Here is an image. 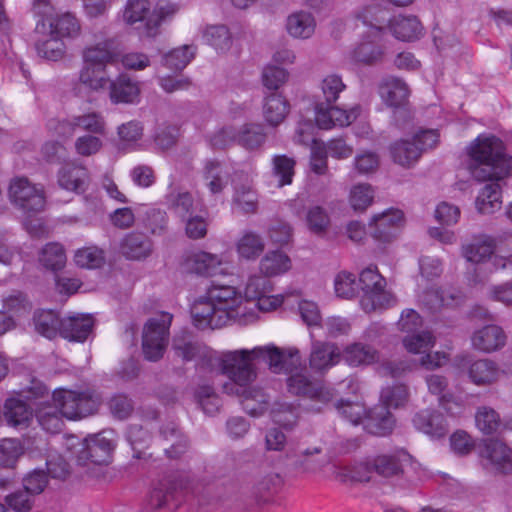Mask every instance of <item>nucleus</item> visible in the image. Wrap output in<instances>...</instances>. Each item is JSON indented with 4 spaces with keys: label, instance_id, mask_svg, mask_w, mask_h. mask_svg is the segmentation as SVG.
Wrapping results in <instances>:
<instances>
[{
    "label": "nucleus",
    "instance_id": "51",
    "mask_svg": "<svg viewBox=\"0 0 512 512\" xmlns=\"http://www.w3.org/2000/svg\"><path fill=\"white\" fill-rule=\"evenodd\" d=\"M51 35L56 37H73L79 33L78 20L71 13L57 16L51 23Z\"/></svg>",
    "mask_w": 512,
    "mask_h": 512
},
{
    "label": "nucleus",
    "instance_id": "62",
    "mask_svg": "<svg viewBox=\"0 0 512 512\" xmlns=\"http://www.w3.org/2000/svg\"><path fill=\"white\" fill-rule=\"evenodd\" d=\"M195 398L203 411L208 415L215 414L221 405L220 398L209 385L200 386L195 392Z\"/></svg>",
    "mask_w": 512,
    "mask_h": 512
},
{
    "label": "nucleus",
    "instance_id": "37",
    "mask_svg": "<svg viewBox=\"0 0 512 512\" xmlns=\"http://www.w3.org/2000/svg\"><path fill=\"white\" fill-rule=\"evenodd\" d=\"M290 267V258L279 250L268 252L260 261V271L266 277L283 274L287 272Z\"/></svg>",
    "mask_w": 512,
    "mask_h": 512
},
{
    "label": "nucleus",
    "instance_id": "10",
    "mask_svg": "<svg viewBox=\"0 0 512 512\" xmlns=\"http://www.w3.org/2000/svg\"><path fill=\"white\" fill-rule=\"evenodd\" d=\"M112 431H102L98 434L88 436L83 440V447L77 455L79 465L86 466L89 463L102 465L107 464L111 452L114 449Z\"/></svg>",
    "mask_w": 512,
    "mask_h": 512
},
{
    "label": "nucleus",
    "instance_id": "7",
    "mask_svg": "<svg viewBox=\"0 0 512 512\" xmlns=\"http://www.w3.org/2000/svg\"><path fill=\"white\" fill-rule=\"evenodd\" d=\"M359 285L364 293L361 304L366 312L386 309L396 303V298L385 290L386 280L377 266L370 265L361 271Z\"/></svg>",
    "mask_w": 512,
    "mask_h": 512
},
{
    "label": "nucleus",
    "instance_id": "20",
    "mask_svg": "<svg viewBox=\"0 0 512 512\" xmlns=\"http://www.w3.org/2000/svg\"><path fill=\"white\" fill-rule=\"evenodd\" d=\"M120 250L126 259L144 260L152 254L153 242L146 234L133 231L124 236Z\"/></svg>",
    "mask_w": 512,
    "mask_h": 512
},
{
    "label": "nucleus",
    "instance_id": "26",
    "mask_svg": "<svg viewBox=\"0 0 512 512\" xmlns=\"http://www.w3.org/2000/svg\"><path fill=\"white\" fill-rule=\"evenodd\" d=\"M321 452L322 449L319 447L288 448L286 451V465L299 472H313L320 466L314 456Z\"/></svg>",
    "mask_w": 512,
    "mask_h": 512
},
{
    "label": "nucleus",
    "instance_id": "22",
    "mask_svg": "<svg viewBox=\"0 0 512 512\" xmlns=\"http://www.w3.org/2000/svg\"><path fill=\"white\" fill-rule=\"evenodd\" d=\"M89 181V172L83 166L66 164L58 171L60 187L77 194L84 193L87 190Z\"/></svg>",
    "mask_w": 512,
    "mask_h": 512
},
{
    "label": "nucleus",
    "instance_id": "63",
    "mask_svg": "<svg viewBox=\"0 0 512 512\" xmlns=\"http://www.w3.org/2000/svg\"><path fill=\"white\" fill-rule=\"evenodd\" d=\"M288 72L278 66L269 65L263 69L262 83L265 88L276 92L287 80Z\"/></svg>",
    "mask_w": 512,
    "mask_h": 512
},
{
    "label": "nucleus",
    "instance_id": "39",
    "mask_svg": "<svg viewBox=\"0 0 512 512\" xmlns=\"http://www.w3.org/2000/svg\"><path fill=\"white\" fill-rule=\"evenodd\" d=\"M126 438L133 450V457L137 459L146 458V449L152 439L150 432L140 425L133 424L129 426Z\"/></svg>",
    "mask_w": 512,
    "mask_h": 512
},
{
    "label": "nucleus",
    "instance_id": "4",
    "mask_svg": "<svg viewBox=\"0 0 512 512\" xmlns=\"http://www.w3.org/2000/svg\"><path fill=\"white\" fill-rule=\"evenodd\" d=\"M450 354H424L420 364L426 369H435L446 366L451 362ZM465 354H457L452 360L451 366L458 372L468 368V374L476 385L491 384L498 379L499 369L497 365L488 359L475 361L471 364Z\"/></svg>",
    "mask_w": 512,
    "mask_h": 512
},
{
    "label": "nucleus",
    "instance_id": "21",
    "mask_svg": "<svg viewBox=\"0 0 512 512\" xmlns=\"http://www.w3.org/2000/svg\"><path fill=\"white\" fill-rule=\"evenodd\" d=\"M109 95L113 103L133 104L139 101L140 88L138 82L127 74H120L116 79L109 80Z\"/></svg>",
    "mask_w": 512,
    "mask_h": 512
},
{
    "label": "nucleus",
    "instance_id": "13",
    "mask_svg": "<svg viewBox=\"0 0 512 512\" xmlns=\"http://www.w3.org/2000/svg\"><path fill=\"white\" fill-rule=\"evenodd\" d=\"M410 454L403 450H395L391 453L376 455L367 460V470L377 473L383 478H391L401 476L404 467L410 463Z\"/></svg>",
    "mask_w": 512,
    "mask_h": 512
},
{
    "label": "nucleus",
    "instance_id": "3",
    "mask_svg": "<svg viewBox=\"0 0 512 512\" xmlns=\"http://www.w3.org/2000/svg\"><path fill=\"white\" fill-rule=\"evenodd\" d=\"M269 368L273 373L288 375L286 380L289 394L319 403H328L333 397L332 389L311 381L305 374L306 359L301 354H267Z\"/></svg>",
    "mask_w": 512,
    "mask_h": 512
},
{
    "label": "nucleus",
    "instance_id": "6",
    "mask_svg": "<svg viewBox=\"0 0 512 512\" xmlns=\"http://www.w3.org/2000/svg\"><path fill=\"white\" fill-rule=\"evenodd\" d=\"M189 487L190 480L187 475L176 473L164 477L151 490L146 509L149 512L176 509Z\"/></svg>",
    "mask_w": 512,
    "mask_h": 512
},
{
    "label": "nucleus",
    "instance_id": "16",
    "mask_svg": "<svg viewBox=\"0 0 512 512\" xmlns=\"http://www.w3.org/2000/svg\"><path fill=\"white\" fill-rule=\"evenodd\" d=\"M94 326L92 314L75 313L62 318L61 337L70 342L83 343L93 334Z\"/></svg>",
    "mask_w": 512,
    "mask_h": 512
},
{
    "label": "nucleus",
    "instance_id": "31",
    "mask_svg": "<svg viewBox=\"0 0 512 512\" xmlns=\"http://www.w3.org/2000/svg\"><path fill=\"white\" fill-rule=\"evenodd\" d=\"M476 199V207L481 214H492L501 207L500 180H488Z\"/></svg>",
    "mask_w": 512,
    "mask_h": 512
},
{
    "label": "nucleus",
    "instance_id": "2",
    "mask_svg": "<svg viewBox=\"0 0 512 512\" xmlns=\"http://www.w3.org/2000/svg\"><path fill=\"white\" fill-rule=\"evenodd\" d=\"M467 170L478 182L503 180L512 171V157L504 142L491 134H480L466 148Z\"/></svg>",
    "mask_w": 512,
    "mask_h": 512
},
{
    "label": "nucleus",
    "instance_id": "38",
    "mask_svg": "<svg viewBox=\"0 0 512 512\" xmlns=\"http://www.w3.org/2000/svg\"><path fill=\"white\" fill-rule=\"evenodd\" d=\"M266 140V133L261 124H245L237 130L236 144L248 150L260 147Z\"/></svg>",
    "mask_w": 512,
    "mask_h": 512
},
{
    "label": "nucleus",
    "instance_id": "11",
    "mask_svg": "<svg viewBox=\"0 0 512 512\" xmlns=\"http://www.w3.org/2000/svg\"><path fill=\"white\" fill-rule=\"evenodd\" d=\"M9 197L12 203L27 214L40 212L45 206L42 192L31 185L26 178H17L11 182Z\"/></svg>",
    "mask_w": 512,
    "mask_h": 512
},
{
    "label": "nucleus",
    "instance_id": "24",
    "mask_svg": "<svg viewBox=\"0 0 512 512\" xmlns=\"http://www.w3.org/2000/svg\"><path fill=\"white\" fill-rule=\"evenodd\" d=\"M220 265L217 255L203 251L188 256L183 264L186 272L206 277L220 273Z\"/></svg>",
    "mask_w": 512,
    "mask_h": 512
},
{
    "label": "nucleus",
    "instance_id": "14",
    "mask_svg": "<svg viewBox=\"0 0 512 512\" xmlns=\"http://www.w3.org/2000/svg\"><path fill=\"white\" fill-rule=\"evenodd\" d=\"M404 224V214L399 209H388L376 214L369 223L370 234L380 242H390Z\"/></svg>",
    "mask_w": 512,
    "mask_h": 512
},
{
    "label": "nucleus",
    "instance_id": "53",
    "mask_svg": "<svg viewBox=\"0 0 512 512\" xmlns=\"http://www.w3.org/2000/svg\"><path fill=\"white\" fill-rule=\"evenodd\" d=\"M272 291V281L268 277L264 275H252L245 285L244 296L246 301L253 302L265 293H272Z\"/></svg>",
    "mask_w": 512,
    "mask_h": 512
},
{
    "label": "nucleus",
    "instance_id": "30",
    "mask_svg": "<svg viewBox=\"0 0 512 512\" xmlns=\"http://www.w3.org/2000/svg\"><path fill=\"white\" fill-rule=\"evenodd\" d=\"M393 161L403 167H412L421 157V148L412 140H399L390 146Z\"/></svg>",
    "mask_w": 512,
    "mask_h": 512
},
{
    "label": "nucleus",
    "instance_id": "33",
    "mask_svg": "<svg viewBox=\"0 0 512 512\" xmlns=\"http://www.w3.org/2000/svg\"><path fill=\"white\" fill-rule=\"evenodd\" d=\"M33 321L35 330L46 338L52 339L57 334L61 336L62 319L53 310L36 311Z\"/></svg>",
    "mask_w": 512,
    "mask_h": 512
},
{
    "label": "nucleus",
    "instance_id": "48",
    "mask_svg": "<svg viewBox=\"0 0 512 512\" xmlns=\"http://www.w3.org/2000/svg\"><path fill=\"white\" fill-rule=\"evenodd\" d=\"M77 266L87 269H97L104 265L105 256L103 250L96 246L78 249L74 255Z\"/></svg>",
    "mask_w": 512,
    "mask_h": 512
},
{
    "label": "nucleus",
    "instance_id": "55",
    "mask_svg": "<svg viewBox=\"0 0 512 512\" xmlns=\"http://www.w3.org/2000/svg\"><path fill=\"white\" fill-rule=\"evenodd\" d=\"M475 422L481 432L490 435L499 428L500 416L493 408L482 406L476 412Z\"/></svg>",
    "mask_w": 512,
    "mask_h": 512
},
{
    "label": "nucleus",
    "instance_id": "23",
    "mask_svg": "<svg viewBox=\"0 0 512 512\" xmlns=\"http://www.w3.org/2000/svg\"><path fill=\"white\" fill-rule=\"evenodd\" d=\"M395 419L386 406L378 405L367 412L363 421L364 429L376 436H386L394 428Z\"/></svg>",
    "mask_w": 512,
    "mask_h": 512
},
{
    "label": "nucleus",
    "instance_id": "9",
    "mask_svg": "<svg viewBox=\"0 0 512 512\" xmlns=\"http://www.w3.org/2000/svg\"><path fill=\"white\" fill-rule=\"evenodd\" d=\"M255 354H223L217 358L215 371L226 375L234 383L245 386L254 381L256 370L253 365ZM214 371V368H211Z\"/></svg>",
    "mask_w": 512,
    "mask_h": 512
},
{
    "label": "nucleus",
    "instance_id": "29",
    "mask_svg": "<svg viewBox=\"0 0 512 512\" xmlns=\"http://www.w3.org/2000/svg\"><path fill=\"white\" fill-rule=\"evenodd\" d=\"M408 85L399 78H389L380 87V94L386 105L390 107L403 106L409 97Z\"/></svg>",
    "mask_w": 512,
    "mask_h": 512
},
{
    "label": "nucleus",
    "instance_id": "61",
    "mask_svg": "<svg viewBox=\"0 0 512 512\" xmlns=\"http://www.w3.org/2000/svg\"><path fill=\"white\" fill-rule=\"evenodd\" d=\"M150 2L148 0H128L124 9L123 18L128 24L143 22L150 14Z\"/></svg>",
    "mask_w": 512,
    "mask_h": 512
},
{
    "label": "nucleus",
    "instance_id": "42",
    "mask_svg": "<svg viewBox=\"0 0 512 512\" xmlns=\"http://www.w3.org/2000/svg\"><path fill=\"white\" fill-rule=\"evenodd\" d=\"M78 391L67 389H56L52 394L54 404L59 407L64 417L70 420L77 419V399Z\"/></svg>",
    "mask_w": 512,
    "mask_h": 512
},
{
    "label": "nucleus",
    "instance_id": "25",
    "mask_svg": "<svg viewBox=\"0 0 512 512\" xmlns=\"http://www.w3.org/2000/svg\"><path fill=\"white\" fill-rule=\"evenodd\" d=\"M165 200L168 209L182 221L202 211L200 203L187 191H171Z\"/></svg>",
    "mask_w": 512,
    "mask_h": 512
},
{
    "label": "nucleus",
    "instance_id": "8",
    "mask_svg": "<svg viewBox=\"0 0 512 512\" xmlns=\"http://www.w3.org/2000/svg\"><path fill=\"white\" fill-rule=\"evenodd\" d=\"M173 318L172 313L159 311L145 321L141 331L142 352H166Z\"/></svg>",
    "mask_w": 512,
    "mask_h": 512
},
{
    "label": "nucleus",
    "instance_id": "40",
    "mask_svg": "<svg viewBox=\"0 0 512 512\" xmlns=\"http://www.w3.org/2000/svg\"><path fill=\"white\" fill-rule=\"evenodd\" d=\"M264 248L265 244L262 237L253 231H245L237 242L238 254L247 260L259 257Z\"/></svg>",
    "mask_w": 512,
    "mask_h": 512
},
{
    "label": "nucleus",
    "instance_id": "44",
    "mask_svg": "<svg viewBox=\"0 0 512 512\" xmlns=\"http://www.w3.org/2000/svg\"><path fill=\"white\" fill-rule=\"evenodd\" d=\"M40 263L49 270L58 271L65 266L66 254L59 243H49L41 251Z\"/></svg>",
    "mask_w": 512,
    "mask_h": 512
},
{
    "label": "nucleus",
    "instance_id": "19",
    "mask_svg": "<svg viewBox=\"0 0 512 512\" xmlns=\"http://www.w3.org/2000/svg\"><path fill=\"white\" fill-rule=\"evenodd\" d=\"M119 56L118 46L114 39L87 47L83 52L84 63L102 70L108 63H113Z\"/></svg>",
    "mask_w": 512,
    "mask_h": 512
},
{
    "label": "nucleus",
    "instance_id": "59",
    "mask_svg": "<svg viewBox=\"0 0 512 512\" xmlns=\"http://www.w3.org/2000/svg\"><path fill=\"white\" fill-rule=\"evenodd\" d=\"M101 396L94 390L87 389L79 392L77 399V419L87 417L95 413L100 404Z\"/></svg>",
    "mask_w": 512,
    "mask_h": 512
},
{
    "label": "nucleus",
    "instance_id": "57",
    "mask_svg": "<svg viewBox=\"0 0 512 512\" xmlns=\"http://www.w3.org/2000/svg\"><path fill=\"white\" fill-rule=\"evenodd\" d=\"M383 54L380 45L373 42H363L354 49L353 57L357 62L374 65L382 61Z\"/></svg>",
    "mask_w": 512,
    "mask_h": 512
},
{
    "label": "nucleus",
    "instance_id": "46",
    "mask_svg": "<svg viewBox=\"0 0 512 512\" xmlns=\"http://www.w3.org/2000/svg\"><path fill=\"white\" fill-rule=\"evenodd\" d=\"M436 337L430 330H422L407 334L403 340V346L407 352H421L434 347Z\"/></svg>",
    "mask_w": 512,
    "mask_h": 512
},
{
    "label": "nucleus",
    "instance_id": "45",
    "mask_svg": "<svg viewBox=\"0 0 512 512\" xmlns=\"http://www.w3.org/2000/svg\"><path fill=\"white\" fill-rule=\"evenodd\" d=\"M203 39L218 51H227L232 45V37L225 25H211L203 32Z\"/></svg>",
    "mask_w": 512,
    "mask_h": 512
},
{
    "label": "nucleus",
    "instance_id": "54",
    "mask_svg": "<svg viewBox=\"0 0 512 512\" xmlns=\"http://www.w3.org/2000/svg\"><path fill=\"white\" fill-rule=\"evenodd\" d=\"M408 388L404 384H395L387 386L381 391L382 406L389 408H398L403 406L408 400Z\"/></svg>",
    "mask_w": 512,
    "mask_h": 512
},
{
    "label": "nucleus",
    "instance_id": "12",
    "mask_svg": "<svg viewBox=\"0 0 512 512\" xmlns=\"http://www.w3.org/2000/svg\"><path fill=\"white\" fill-rule=\"evenodd\" d=\"M484 468L500 474L512 473V449L496 439L486 440L480 449Z\"/></svg>",
    "mask_w": 512,
    "mask_h": 512
},
{
    "label": "nucleus",
    "instance_id": "32",
    "mask_svg": "<svg viewBox=\"0 0 512 512\" xmlns=\"http://www.w3.org/2000/svg\"><path fill=\"white\" fill-rule=\"evenodd\" d=\"M35 416L39 425L48 433L57 434L64 427V417L56 404H43L37 408Z\"/></svg>",
    "mask_w": 512,
    "mask_h": 512
},
{
    "label": "nucleus",
    "instance_id": "15",
    "mask_svg": "<svg viewBox=\"0 0 512 512\" xmlns=\"http://www.w3.org/2000/svg\"><path fill=\"white\" fill-rule=\"evenodd\" d=\"M360 106L350 110L341 109L334 104L324 105L315 103V121L320 129H330L333 126H348L360 115Z\"/></svg>",
    "mask_w": 512,
    "mask_h": 512
},
{
    "label": "nucleus",
    "instance_id": "52",
    "mask_svg": "<svg viewBox=\"0 0 512 512\" xmlns=\"http://www.w3.org/2000/svg\"><path fill=\"white\" fill-rule=\"evenodd\" d=\"M172 348L175 352H208L207 346L187 330H182L174 336Z\"/></svg>",
    "mask_w": 512,
    "mask_h": 512
},
{
    "label": "nucleus",
    "instance_id": "17",
    "mask_svg": "<svg viewBox=\"0 0 512 512\" xmlns=\"http://www.w3.org/2000/svg\"><path fill=\"white\" fill-rule=\"evenodd\" d=\"M414 427L431 438H443L448 433V425L443 413L435 409H423L413 419Z\"/></svg>",
    "mask_w": 512,
    "mask_h": 512
},
{
    "label": "nucleus",
    "instance_id": "36",
    "mask_svg": "<svg viewBox=\"0 0 512 512\" xmlns=\"http://www.w3.org/2000/svg\"><path fill=\"white\" fill-rule=\"evenodd\" d=\"M394 36L402 41H413L418 39L423 27L416 16H399L392 24Z\"/></svg>",
    "mask_w": 512,
    "mask_h": 512
},
{
    "label": "nucleus",
    "instance_id": "47",
    "mask_svg": "<svg viewBox=\"0 0 512 512\" xmlns=\"http://www.w3.org/2000/svg\"><path fill=\"white\" fill-rule=\"evenodd\" d=\"M272 420L275 424L286 430H292L298 422V410L288 403H276L271 411Z\"/></svg>",
    "mask_w": 512,
    "mask_h": 512
},
{
    "label": "nucleus",
    "instance_id": "49",
    "mask_svg": "<svg viewBox=\"0 0 512 512\" xmlns=\"http://www.w3.org/2000/svg\"><path fill=\"white\" fill-rule=\"evenodd\" d=\"M195 50L189 45L173 49L163 57V65L172 70H183L194 58Z\"/></svg>",
    "mask_w": 512,
    "mask_h": 512
},
{
    "label": "nucleus",
    "instance_id": "43",
    "mask_svg": "<svg viewBox=\"0 0 512 512\" xmlns=\"http://www.w3.org/2000/svg\"><path fill=\"white\" fill-rule=\"evenodd\" d=\"M296 162L286 155H275L272 158V173L277 179L278 186L290 185L295 174Z\"/></svg>",
    "mask_w": 512,
    "mask_h": 512
},
{
    "label": "nucleus",
    "instance_id": "34",
    "mask_svg": "<svg viewBox=\"0 0 512 512\" xmlns=\"http://www.w3.org/2000/svg\"><path fill=\"white\" fill-rule=\"evenodd\" d=\"M286 29L294 38H310L315 31V20L310 13L296 12L287 18Z\"/></svg>",
    "mask_w": 512,
    "mask_h": 512
},
{
    "label": "nucleus",
    "instance_id": "64",
    "mask_svg": "<svg viewBox=\"0 0 512 512\" xmlns=\"http://www.w3.org/2000/svg\"><path fill=\"white\" fill-rule=\"evenodd\" d=\"M6 505L17 512H27L32 509L34 496L26 489L21 488L5 497Z\"/></svg>",
    "mask_w": 512,
    "mask_h": 512
},
{
    "label": "nucleus",
    "instance_id": "1",
    "mask_svg": "<svg viewBox=\"0 0 512 512\" xmlns=\"http://www.w3.org/2000/svg\"><path fill=\"white\" fill-rule=\"evenodd\" d=\"M195 325L201 329H220L231 323L244 325L252 314L247 313L241 294L234 286L212 282L206 295L191 307Z\"/></svg>",
    "mask_w": 512,
    "mask_h": 512
},
{
    "label": "nucleus",
    "instance_id": "28",
    "mask_svg": "<svg viewBox=\"0 0 512 512\" xmlns=\"http://www.w3.org/2000/svg\"><path fill=\"white\" fill-rule=\"evenodd\" d=\"M4 417L10 426L24 428L32 420L33 412L25 401L8 398L4 404Z\"/></svg>",
    "mask_w": 512,
    "mask_h": 512
},
{
    "label": "nucleus",
    "instance_id": "50",
    "mask_svg": "<svg viewBox=\"0 0 512 512\" xmlns=\"http://www.w3.org/2000/svg\"><path fill=\"white\" fill-rule=\"evenodd\" d=\"M305 221L309 231L318 236L324 235L330 225V217L321 206L310 207L306 212Z\"/></svg>",
    "mask_w": 512,
    "mask_h": 512
},
{
    "label": "nucleus",
    "instance_id": "41",
    "mask_svg": "<svg viewBox=\"0 0 512 512\" xmlns=\"http://www.w3.org/2000/svg\"><path fill=\"white\" fill-rule=\"evenodd\" d=\"M320 88L321 94L317 95V100L315 103H322L326 106L329 104H334L346 86L340 76L331 74L322 80Z\"/></svg>",
    "mask_w": 512,
    "mask_h": 512
},
{
    "label": "nucleus",
    "instance_id": "5",
    "mask_svg": "<svg viewBox=\"0 0 512 512\" xmlns=\"http://www.w3.org/2000/svg\"><path fill=\"white\" fill-rule=\"evenodd\" d=\"M349 366L375 365L376 372L382 377L398 378L418 368V362L403 354H391L380 358V354H341Z\"/></svg>",
    "mask_w": 512,
    "mask_h": 512
},
{
    "label": "nucleus",
    "instance_id": "60",
    "mask_svg": "<svg viewBox=\"0 0 512 512\" xmlns=\"http://www.w3.org/2000/svg\"><path fill=\"white\" fill-rule=\"evenodd\" d=\"M373 199L374 190L370 184H357L350 191V204L355 211H364Z\"/></svg>",
    "mask_w": 512,
    "mask_h": 512
},
{
    "label": "nucleus",
    "instance_id": "27",
    "mask_svg": "<svg viewBox=\"0 0 512 512\" xmlns=\"http://www.w3.org/2000/svg\"><path fill=\"white\" fill-rule=\"evenodd\" d=\"M289 112V103L278 92H271L264 97L263 116L271 126H278L286 118Z\"/></svg>",
    "mask_w": 512,
    "mask_h": 512
},
{
    "label": "nucleus",
    "instance_id": "35",
    "mask_svg": "<svg viewBox=\"0 0 512 512\" xmlns=\"http://www.w3.org/2000/svg\"><path fill=\"white\" fill-rule=\"evenodd\" d=\"M495 250V242L491 237L475 238L463 247V255L467 261L480 263L490 258Z\"/></svg>",
    "mask_w": 512,
    "mask_h": 512
},
{
    "label": "nucleus",
    "instance_id": "56",
    "mask_svg": "<svg viewBox=\"0 0 512 512\" xmlns=\"http://www.w3.org/2000/svg\"><path fill=\"white\" fill-rule=\"evenodd\" d=\"M35 49L38 56L50 61H58L62 59L65 54L64 43L53 35L49 39L38 41L35 44Z\"/></svg>",
    "mask_w": 512,
    "mask_h": 512
},
{
    "label": "nucleus",
    "instance_id": "58",
    "mask_svg": "<svg viewBox=\"0 0 512 512\" xmlns=\"http://www.w3.org/2000/svg\"><path fill=\"white\" fill-rule=\"evenodd\" d=\"M338 413L353 425L363 424L364 418L367 415L365 406L360 402H351L346 400H339L336 403Z\"/></svg>",
    "mask_w": 512,
    "mask_h": 512
},
{
    "label": "nucleus",
    "instance_id": "18",
    "mask_svg": "<svg viewBox=\"0 0 512 512\" xmlns=\"http://www.w3.org/2000/svg\"><path fill=\"white\" fill-rule=\"evenodd\" d=\"M471 340L479 352H497L506 345L507 335L502 327L490 324L475 331Z\"/></svg>",
    "mask_w": 512,
    "mask_h": 512
}]
</instances>
